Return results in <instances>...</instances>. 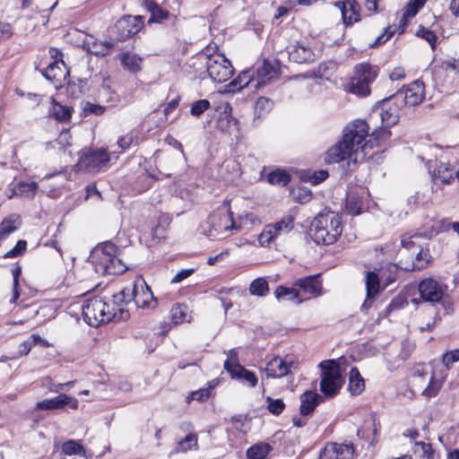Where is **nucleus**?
Wrapping results in <instances>:
<instances>
[{
  "instance_id": "1",
  "label": "nucleus",
  "mask_w": 459,
  "mask_h": 459,
  "mask_svg": "<svg viewBox=\"0 0 459 459\" xmlns=\"http://www.w3.org/2000/svg\"><path fill=\"white\" fill-rule=\"evenodd\" d=\"M391 135L384 126L368 135V126L364 120H356L346 126L342 141L332 146L325 153L327 163L347 161L356 164L366 159L375 144L386 141Z\"/></svg>"
},
{
  "instance_id": "2",
  "label": "nucleus",
  "mask_w": 459,
  "mask_h": 459,
  "mask_svg": "<svg viewBox=\"0 0 459 459\" xmlns=\"http://www.w3.org/2000/svg\"><path fill=\"white\" fill-rule=\"evenodd\" d=\"M126 299V290H122L113 296L110 302L100 298L87 300L82 306V316L85 322L92 326L98 327L102 324L114 321H125L129 317V312L118 302Z\"/></svg>"
},
{
  "instance_id": "3",
  "label": "nucleus",
  "mask_w": 459,
  "mask_h": 459,
  "mask_svg": "<svg viewBox=\"0 0 459 459\" xmlns=\"http://www.w3.org/2000/svg\"><path fill=\"white\" fill-rule=\"evenodd\" d=\"M190 66L196 72L200 71V76L207 74L210 79L214 82H224L233 74L234 69L229 59L221 53L211 52L206 48L191 58Z\"/></svg>"
},
{
  "instance_id": "4",
  "label": "nucleus",
  "mask_w": 459,
  "mask_h": 459,
  "mask_svg": "<svg viewBox=\"0 0 459 459\" xmlns=\"http://www.w3.org/2000/svg\"><path fill=\"white\" fill-rule=\"evenodd\" d=\"M342 232L341 217L328 212L318 214L311 222L308 235L316 244L330 245L334 243Z\"/></svg>"
},
{
  "instance_id": "5",
  "label": "nucleus",
  "mask_w": 459,
  "mask_h": 459,
  "mask_svg": "<svg viewBox=\"0 0 459 459\" xmlns=\"http://www.w3.org/2000/svg\"><path fill=\"white\" fill-rule=\"evenodd\" d=\"M322 369L320 390L326 396L335 395L343 384L339 364L335 360H324L319 364Z\"/></svg>"
},
{
  "instance_id": "6",
  "label": "nucleus",
  "mask_w": 459,
  "mask_h": 459,
  "mask_svg": "<svg viewBox=\"0 0 459 459\" xmlns=\"http://www.w3.org/2000/svg\"><path fill=\"white\" fill-rule=\"evenodd\" d=\"M377 69L369 64H360L355 68L354 75L348 84V91L358 96L369 94V84L376 79Z\"/></svg>"
},
{
  "instance_id": "7",
  "label": "nucleus",
  "mask_w": 459,
  "mask_h": 459,
  "mask_svg": "<svg viewBox=\"0 0 459 459\" xmlns=\"http://www.w3.org/2000/svg\"><path fill=\"white\" fill-rule=\"evenodd\" d=\"M109 160V154L105 149H85L80 152L75 167L79 171L96 173L106 169Z\"/></svg>"
},
{
  "instance_id": "8",
  "label": "nucleus",
  "mask_w": 459,
  "mask_h": 459,
  "mask_svg": "<svg viewBox=\"0 0 459 459\" xmlns=\"http://www.w3.org/2000/svg\"><path fill=\"white\" fill-rule=\"evenodd\" d=\"M294 228V218L291 215L285 216L280 221L267 224L258 235V242L261 247H269L276 239L285 237Z\"/></svg>"
},
{
  "instance_id": "9",
  "label": "nucleus",
  "mask_w": 459,
  "mask_h": 459,
  "mask_svg": "<svg viewBox=\"0 0 459 459\" xmlns=\"http://www.w3.org/2000/svg\"><path fill=\"white\" fill-rule=\"evenodd\" d=\"M211 225V235L220 238H227L232 230L238 229L236 221L233 220L232 212L226 207L219 209L209 217Z\"/></svg>"
},
{
  "instance_id": "10",
  "label": "nucleus",
  "mask_w": 459,
  "mask_h": 459,
  "mask_svg": "<svg viewBox=\"0 0 459 459\" xmlns=\"http://www.w3.org/2000/svg\"><path fill=\"white\" fill-rule=\"evenodd\" d=\"M297 366L298 361L292 355L276 356L267 361L264 372L268 377L280 378L291 374Z\"/></svg>"
},
{
  "instance_id": "11",
  "label": "nucleus",
  "mask_w": 459,
  "mask_h": 459,
  "mask_svg": "<svg viewBox=\"0 0 459 459\" xmlns=\"http://www.w3.org/2000/svg\"><path fill=\"white\" fill-rule=\"evenodd\" d=\"M393 97L403 108L404 106H417L421 103L425 98L424 84L420 81H414L404 90L397 91Z\"/></svg>"
},
{
  "instance_id": "12",
  "label": "nucleus",
  "mask_w": 459,
  "mask_h": 459,
  "mask_svg": "<svg viewBox=\"0 0 459 459\" xmlns=\"http://www.w3.org/2000/svg\"><path fill=\"white\" fill-rule=\"evenodd\" d=\"M411 383L416 391L420 392L422 395L429 398L435 397L442 385L441 382L437 380L434 375L427 377V373L424 369H418L413 373Z\"/></svg>"
},
{
  "instance_id": "13",
  "label": "nucleus",
  "mask_w": 459,
  "mask_h": 459,
  "mask_svg": "<svg viewBox=\"0 0 459 459\" xmlns=\"http://www.w3.org/2000/svg\"><path fill=\"white\" fill-rule=\"evenodd\" d=\"M131 294L138 307L153 308L157 304L150 287L142 277L134 280Z\"/></svg>"
},
{
  "instance_id": "14",
  "label": "nucleus",
  "mask_w": 459,
  "mask_h": 459,
  "mask_svg": "<svg viewBox=\"0 0 459 459\" xmlns=\"http://www.w3.org/2000/svg\"><path fill=\"white\" fill-rule=\"evenodd\" d=\"M419 292L424 301L437 303L442 300L445 287L436 280L428 278L420 282Z\"/></svg>"
},
{
  "instance_id": "15",
  "label": "nucleus",
  "mask_w": 459,
  "mask_h": 459,
  "mask_svg": "<svg viewBox=\"0 0 459 459\" xmlns=\"http://www.w3.org/2000/svg\"><path fill=\"white\" fill-rule=\"evenodd\" d=\"M143 24L142 16L126 15L116 23L117 31L122 39L136 34Z\"/></svg>"
},
{
  "instance_id": "16",
  "label": "nucleus",
  "mask_w": 459,
  "mask_h": 459,
  "mask_svg": "<svg viewBox=\"0 0 459 459\" xmlns=\"http://www.w3.org/2000/svg\"><path fill=\"white\" fill-rule=\"evenodd\" d=\"M402 108V105L397 100H394L393 96L385 100L381 105L379 114L383 125L386 127L395 125L399 120Z\"/></svg>"
},
{
  "instance_id": "17",
  "label": "nucleus",
  "mask_w": 459,
  "mask_h": 459,
  "mask_svg": "<svg viewBox=\"0 0 459 459\" xmlns=\"http://www.w3.org/2000/svg\"><path fill=\"white\" fill-rule=\"evenodd\" d=\"M412 254H415V256L411 262H403L401 260L399 265L391 264L390 269H397V267H400L404 271H420L425 268L430 262L431 255L429 249L420 247L419 250L413 251Z\"/></svg>"
},
{
  "instance_id": "18",
  "label": "nucleus",
  "mask_w": 459,
  "mask_h": 459,
  "mask_svg": "<svg viewBox=\"0 0 459 459\" xmlns=\"http://www.w3.org/2000/svg\"><path fill=\"white\" fill-rule=\"evenodd\" d=\"M288 55L290 60L299 64L314 62L316 57L311 47L303 42L289 46Z\"/></svg>"
},
{
  "instance_id": "19",
  "label": "nucleus",
  "mask_w": 459,
  "mask_h": 459,
  "mask_svg": "<svg viewBox=\"0 0 459 459\" xmlns=\"http://www.w3.org/2000/svg\"><path fill=\"white\" fill-rule=\"evenodd\" d=\"M254 72L255 88L259 89L277 77V69L267 60L257 65Z\"/></svg>"
},
{
  "instance_id": "20",
  "label": "nucleus",
  "mask_w": 459,
  "mask_h": 459,
  "mask_svg": "<svg viewBox=\"0 0 459 459\" xmlns=\"http://www.w3.org/2000/svg\"><path fill=\"white\" fill-rule=\"evenodd\" d=\"M78 401L67 394H59L51 399H46L36 403L37 410H57L65 406H69L72 409L78 408Z\"/></svg>"
},
{
  "instance_id": "21",
  "label": "nucleus",
  "mask_w": 459,
  "mask_h": 459,
  "mask_svg": "<svg viewBox=\"0 0 459 459\" xmlns=\"http://www.w3.org/2000/svg\"><path fill=\"white\" fill-rule=\"evenodd\" d=\"M44 76L48 79L55 88H59L65 82L69 75V70L65 63L58 65L57 63H50L44 71Z\"/></svg>"
},
{
  "instance_id": "22",
  "label": "nucleus",
  "mask_w": 459,
  "mask_h": 459,
  "mask_svg": "<svg viewBox=\"0 0 459 459\" xmlns=\"http://www.w3.org/2000/svg\"><path fill=\"white\" fill-rule=\"evenodd\" d=\"M365 284L367 294L361 308L363 310H368L372 306L374 299L378 295L380 291L378 275L375 272H367L365 276Z\"/></svg>"
},
{
  "instance_id": "23",
  "label": "nucleus",
  "mask_w": 459,
  "mask_h": 459,
  "mask_svg": "<svg viewBox=\"0 0 459 459\" xmlns=\"http://www.w3.org/2000/svg\"><path fill=\"white\" fill-rule=\"evenodd\" d=\"M117 255V247L110 243H104L102 247L95 248L91 256V264L93 269L100 266V264L110 262V258Z\"/></svg>"
},
{
  "instance_id": "24",
  "label": "nucleus",
  "mask_w": 459,
  "mask_h": 459,
  "mask_svg": "<svg viewBox=\"0 0 459 459\" xmlns=\"http://www.w3.org/2000/svg\"><path fill=\"white\" fill-rule=\"evenodd\" d=\"M82 48L92 55L104 56L110 53L113 44L98 40L93 36L88 35L82 40Z\"/></svg>"
},
{
  "instance_id": "25",
  "label": "nucleus",
  "mask_w": 459,
  "mask_h": 459,
  "mask_svg": "<svg viewBox=\"0 0 459 459\" xmlns=\"http://www.w3.org/2000/svg\"><path fill=\"white\" fill-rule=\"evenodd\" d=\"M300 290L309 296H319L322 290V282L319 280V275H311L304 278L298 279L295 283Z\"/></svg>"
},
{
  "instance_id": "26",
  "label": "nucleus",
  "mask_w": 459,
  "mask_h": 459,
  "mask_svg": "<svg viewBox=\"0 0 459 459\" xmlns=\"http://www.w3.org/2000/svg\"><path fill=\"white\" fill-rule=\"evenodd\" d=\"M339 4L345 25L352 24L360 20V6L355 0H346Z\"/></svg>"
},
{
  "instance_id": "27",
  "label": "nucleus",
  "mask_w": 459,
  "mask_h": 459,
  "mask_svg": "<svg viewBox=\"0 0 459 459\" xmlns=\"http://www.w3.org/2000/svg\"><path fill=\"white\" fill-rule=\"evenodd\" d=\"M127 265L117 255L110 258V262L100 264L94 269L98 275L118 274L127 270Z\"/></svg>"
},
{
  "instance_id": "28",
  "label": "nucleus",
  "mask_w": 459,
  "mask_h": 459,
  "mask_svg": "<svg viewBox=\"0 0 459 459\" xmlns=\"http://www.w3.org/2000/svg\"><path fill=\"white\" fill-rule=\"evenodd\" d=\"M229 374L230 375L231 378L236 379L242 385L252 388L255 387L258 382L255 374L253 371L247 369L243 366H235L232 369H230V373Z\"/></svg>"
},
{
  "instance_id": "29",
  "label": "nucleus",
  "mask_w": 459,
  "mask_h": 459,
  "mask_svg": "<svg viewBox=\"0 0 459 459\" xmlns=\"http://www.w3.org/2000/svg\"><path fill=\"white\" fill-rule=\"evenodd\" d=\"M322 400L321 396L315 392L307 391L300 395V413L307 415L314 411Z\"/></svg>"
},
{
  "instance_id": "30",
  "label": "nucleus",
  "mask_w": 459,
  "mask_h": 459,
  "mask_svg": "<svg viewBox=\"0 0 459 459\" xmlns=\"http://www.w3.org/2000/svg\"><path fill=\"white\" fill-rule=\"evenodd\" d=\"M454 169L447 162L440 161L433 171V179L442 184H450L454 180Z\"/></svg>"
},
{
  "instance_id": "31",
  "label": "nucleus",
  "mask_w": 459,
  "mask_h": 459,
  "mask_svg": "<svg viewBox=\"0 0 459 459\" xmlns=\"http://www.w3.org/2000/svg\"><path fill=\"white\" fill-rule=\"evenodd\" d=\"M119 60L124 68L131 73H137L142 69L143 58L135 53H123L119 56Z\"/></svg>"
},
{
  "instance_id": "32",
  "label": "nucleus",
  "mask_w": 459,
  "mask_h": 459,
  "mask_svg": "<svg viewBox=\"0 0 459 459\" xmlns=\"http://www.w3.org/2000/svg\"><path fill=\"white\" fill-rule=\"evenodd\" d=\"M21 225V218L17 214H12L0 223V242L10 234L18 230Z\"/></svg>"
},
{
  "instance_id": "33",
  "label": "nucleus",
  "mask_w": 459,
  "mask_h": 459,
  "mask_svg": "<svg viewBox=\"0 0 459 459\" xmlns=\"http://www.w3.org/2000/svg\"><path fill=\"white\" fill-rule=\"evenodd\" d=\"M49 102L52 107L50 109V116L58 121H68L72 117V108L67 106H63L57 103L53 98H50Z\"/></svg>"
},
{
  "instance_id": "34",
  "label": "nucleus",
  "mask_w": 459,
  "mask_h": 459,
  "mask_svg": "<svg viewBox=\"0 0 459 459\" xmlns=\"http://www.w3.org/2000/svg\"><path fill=\"white\" fill-rule=\"evenodd\" d=\"M349 388L352 394H359L365 388L363 377L357 368H351L349 373Z\"/></svg>"
},
{
  "instance_id": "35",
  "label": "nucleus",
  "mask_w": 459,
  "mask_h": 459,
  "mask_svg": "<svg viewBox=\"0 0 459 459\" xmlns=\"http://www.w3.org/2000/svg\"><path fill=\"white\" fill-rule=\"evenodd\" d=\"M273 447L267 443H257L247 450L248 459H265Z\"/></svg>"
},
{
  "instance_id": "36",
  "label": "nucleus",
  "mask_w": 459,
  "mask_h": 459,
  "mask_svg": "<svg viewBox=\"0 0 459 459\" xmlns=\"http://www.w3.org/2000/svg\"><path fill=\"white\" fill-rule=\"evenodd\" d=\"M255 78H254V72L251 70H247L242 72L238 78L234 79L230 82V86L232 87V90H240L243 87L251 85L255 88Z\"/></svg>"
},
{
  "instance_id": "37",
  "label": "nucleus",
  "mask_w": 459,
  "mask_h": 459,
  "mask_svg": "<svg viewBox=\"0 0 459 459\" xmlns=\"http://www.w3.org/2000/svg\"><path fill=\"white\" fill-rule=\"evenodd\" d=\"M198 437L195 433L187 434L183 439L178 442L175 452L176 453H186L192 449L197 448Z\"/></svg>"
},
{
  "instance_id": "38",
  "label": "nucleus",
  "mask_w": 459,
  "mask_h": 459,
  "mask_svg": "<svg viewBox=\"0 0 459 459\" xmlns=\"http://www.w3.org/2000/svg\"><path fill=\"white\" fill-rule=\"evenodd\" d=\"M413 450L420 459H440L439 454L432 449L430 444L417 442L414 445Z\"/></svg>"
},
{
  "instance_id": "39",
  "label": "nucleus",
  "mask_w": 459,
  "mask_h": 459,
  "mask_svg": "<svg viewBox=\"0 0 459 459\" xmlns=\"http://www.w3.org/2000/svg\"><path fill=\"white\" fill-rule=\"evenodd\" d=\"M148 10L151 12V17L149 22H162L169 18V13L167 10L162 9L154 2L147 3Z\"/></svg>"
},
{
  "instance_id": "40",
  "label": "nucleus",
  "mask_w": 459,
  "mask_h": 459,
  "mask_svg": "<svg viewBox=\"0 0 459 459\" xmlns=\"http://www.w3.org/2000/svg\"><path fill=\"white\" fill-rule=\"evenodd\" d=\"M267 180L272 185L284 186L290 181V176L286 170L278 169L268 174Z\"/></svg>"
},
{
  "instance_id": "41",
  "label": "nucleus",
  "mask_w": 459,
  "mask_h": 459,
  "mask_svg": "<svg viewBox=\"0 0 459 459\" xmlns=\"http://www.w3.org/2000/svg\"><path fill=\"white\" fill-rule=\"evenodd\" d=\"M299 292L294 288H287L284 286H278L275 290V297L278 300L288 299L301 303L302 299H299Z\"/></svg>"
},
{
  "instance_id": "42",
  "label": "nucleus",
  "mask_w": 459,
  "mask_h": 459,
  "mask_svg": "<svg viewBox=\"0 0 459 459\" xmlns=\"http://www.w3.org/2000/svg\"><path fill=\"white\" fill-rule=\"evenodd\" d=\"M251 295L264 297L269 292L268 282L264 278H257L254 280L249 286Z\"/></svg>"
},
{
  "instance_id": "43",
  "label": "nucleus",
  "mask_w": 459,
  "mask_h": 459,
  "mask_svg": "<svg viewBox=\"0 0 459 459\" xmlns=\"http://www.w3.org/2000/svg\"><path fill=\"white\" fill-rule=\"evenodd\" d=\"M17 190L19 196L32 199L38 190V184L34 181H21L17 184Z\"/></svg>"
},
{
  "instance_id": "44",
  "label": "nucleus",
  "mask_w": 459,
  "mask_h": 459,
  "mask_svg": "<svg viewBox=\"0 0 459 459\" xmlns=\"http://www.w3.org/2000/svg\"><path fill=\"white\" fill-rule=\"evenodd\" d=\"M62 452L67 455H85V450L83 446L79 442L73 439L68 440L62 445Z\"/></svg>"
},
{
  "instance_id": "45",
  "label": "nucleus",
  "mask_w": 459,
  "mask_h": 459,
  "mask_svg": "<svg viewBox=\"0 0 459 459\" xmlns=\"http://www.w3.org/2000/svg\"><path fill=\"white\" fill-rule=\"evenodd\" d=\"M427 0H413L410 1L406 6L405 12L403 15L402 22L403 25L406 23V18L413 17L417 14L419 10L424 5Z\"/></svg>"
},
{
  "instance_id": "46",
  "label": "nucleus",
  "mask_w": 459,
  "mask_h": 459,
  "mask_svg": "<svg viewBox=\"0 0 459 459\" xmlns=\"http://www.w3.org/2000/svg\"><path fill=\"white\" fill-rule=\"evenodd\" d=\"M187 307L185 305L177 304L171 309V318L174 324L186 321Z\"/></svg>"
},
{
  "instance_id": "47",
  "label": "nucleus",
  "mask_w": 459,
  "mask_h": 459,
  "mask_svg": "<svg viewBox=\"0 0 459 459\" xmlns=\"http://www.w3.org/2000/svg\"><path fill=\"white\" fill-rule=\"evenodd\" d=\"M210 108V102L207 100H195L191 104L190 113L194 117L201 116Z\"/></svg>"
},
{
  "instance_id": "48",
  "label": "nucleus",
  "mask_w": 459,
  "mask_h": 459,
  "mask_svg": "<svg viewBox=\"0 0 459 459\" xmlns=\"http://www.w3.org/2000/svg\"><path fill=\"white\" fill-rule=\"evenodd\" d=\"M228 358L224 361V369L230 373V369H232L235 366H241L238 363V351L235 349H232L228 351Z\"/></svg>"
},
{
  "instance_id": "49",
  "label": "nucleus",
  "mask_w": 459,
  "mask_h": 459,
  "mask_svg": "<svg viewBox=\"0 0 459 459\" xmlns=\"http://www.w3.org/2000/svg\"><path fill=\"white\" fill-rule=\"evenodd\" d=\"M457 361H459L458 349L449 351L444 353L442 356V363L447 369H449L452 367V365Z\"/></svg>"
},
{
  "instance_id": "50",
  "label": "nucleus",
  "mask_w": 459,
  "mask_h": 459,
  "mask_svg": "<svg viewBox=\"0 0 459 459\" xmlns=\"http://www.w3.org/2000/svg\"><path fill=\"white\" fill-rule=\"evenodd\" d=\"M267 407L270 412L274 415H279L283 411L285 404L281 399H273L271 397L266 398Z\"/></svg>"
},
{
  "instance_id": "51",
  "label": "nucleus",
  "mask_w": 459,
  "mask_h": 459,
  "mask_svg": "<svg viewBox=\"0 0 459 459\" xmlns=\"http://www.w3.org/2000/svg\"><path fill=\"white\" fill-rule=\"evenodd\" d=\"M417 35L419 37L424 39L427 42H429V45L431 46L432 49L435 48L437 36L432 30H429L426 28H421L418 30Z\"/></svg>"
},
{
  "instance_id": "52",
  "label": "nucleus",
  "mask_w": 459,
  "mask_h": 459,
  "mask_svg": "<svg viewBox=\"0 0 459 459\" xmlns=\"http://www.w3.org/2000/svg\"><path fill=\"white\" fill-rule=\"evenodd\" d=\"M273 107V102L264 97L259 98L255 103V110L260 115L268 112Z\"/></svg>"
},
{
  "instance_id": "53",
  "label": "nucleus",
  "mask_w": 459,
  "mask_h": 459,
  "mask_svg": "<svg viewBox=\"0 0 459 459\" xmlns=\"http://www.w3.org/2000/svg\"><path fill=\"white\" fill-rule=\"evenodd\" d=\"M395 32L392 27H387L385 31L379 35L376 40L370 44V47L374 48L386 42Z\"/></svg>"
},
{
  "instance_id": "54",
  "label": "nucleus",
  "mask_w": 459,
  "mask_h": 459,
  "mask_svg": "<svg viewBox=\"0 0 459 459\" xmlns=\"http://www.w3.org/2000/svg\"><path fill=\"white\" fill-rule=\"evenodd\" d=\"M27 243L24 240H19L16 246L8 251L5 255L6 257H15L23 254L26 250Z\"/></svg>"
},
{
  "instance_id": "55",
  "label": "nucleus",
  "mask_w": 459,
  "mask_h": 459,
  "mask_svg": "<svg viewBox=\"0 0 459 459\" xmlns=\"http://www.w3.org/2000/svg\"><path fill=\"white\" fill-rule=\"evenodd\" d=\"M195 273V269L188 268V269H182L178 273H176V275L171 279L170 282L172 284H177L181 281H183L185 279L188 278Z\"/></svg>"
},
{
  "instance_id": "56",
  "label": "nucleus",
  "mask_w": 459,
  "mask_h": 459,
  "mask_svg": "<svg viewBox=\"0 0 459 459\" xmlns=\"http://www.w3.org/2000/svg\"><path fill=\"white\" fill-rule=\"evenodd\" d=\"M211 396L209 388H201L191 394V399L198 402H204Z\"/></svg>"
},
{
  "instance_id": "57",
  "label": "nucleus",
  "mask_w": 459,
  "mask_h": 459,
  "mask_svg": "<svg viewBox=\"0 0 459 459\" xmlns=\"http://www.w3.org/2000/svg\"><path fill=\"white\" fill-rule=\"evenodd\" d=\"M83 110L86 113H91V114H94V115L100 116V115H102L104 113L105 107L98 105V104H93V103L88 102V103L85 104V106L83 108Z\"/></svg>"
},
{
  "instance_id": "58",
  "label": "nucleus",
  "mask_w": 459,
  "mask_h": 459,
  "mask_svg": "<svg viewBox=\"0 0 459 459\" xmlns=\"http://www.w3.org/2000/svg\"><path fill=\"white\" fill-rule=\"evenodd\" d=\"M240 221L243 225H247V224L255 225V224H259L261 222L258 216L253 212H248V213L245 214L244 216H241Z\"/></svg>"
},
{
  "instance_id": "59",
  "label": "nucleus",
  "mask_w": 459,
  "mask_h": 459,
  "mask_svg": "<svg viewBox=\"0 0 459 459\" xmlns=\"http://www.w3.org/2000/svg\"><path fill=\"white\" fill-rule=\"evenodd\" d=\"M13 35L12 27L9 23L0 22V41L9 39Z\"/></svg>"
},
{
  "instance_id": "60",
  "label": "nucleus",
  "mask_w": 459,
  "mask_h": 459,
  "mask_svg": "<svg viewBox=\"0 0 459 459\" xmlns=\"http://www.w3.org/2000/svg\"><path fill=\"white\" fill-rule=\"evenodd\" d=\"M32 346L33 344L30 340H27L20 343L18 346L17 356L27 355L30 351Z\"/></svg>"
},
{
  "instance_id": "61",
  "label": "nucleus",
  "mask_w": 459,
  "mask_h": 459,
  "mask_svg": "<svg viewBox=\"0 0 459 459\" xmlns=\"http://www.w3.org/2000/svg\"><path fill=\"white\" fill-rule=\"evenodd\" d=\"M405 75H406V74L403 67H395L389 74V78L391 81H400V80H403L405 78Z\"/></svg>"
},
{
  "instance_id": "62",
  "label": "nucleus",
  "mask_w": 459,
  "mask_h": 459,
  "mask_svg": "<svg viewBox=\"0 0 459 459\" xmlns=\"http://www.w3.org/2000/svg\"><path fill=\"white\" fill-rule=\"evenodd\" d=\"M401 245H402L403 248H404L405 250H408V251L411 250V249H415L414 251H416L417 249L420 248L419 247L416 246V244L411 237H403L401 239Z\"/></svg>"
},
{
  "instance_id": "63",
  "label": "nucleus",
  "mask_w": 459,
  "mask_h": 459,
  "mask_svg": "<svg viewBox=\"0 0 459 459\" xmlns=\"http://www.w3.org/2000/svg\"><path fill=\"white\" fill-rule=\"evenodd\" d=\"M346 209L351 215H357L359 213V205L357 200L348 199Z\"/></svg>"
},
{
  "instance_id": "64",
  "label": "nucleus",
  "mask_w": 459,
  "mask_h": 459,
  "mask_svg": "<svg viewBox=\"0 0 459 459\" xmlns=\"http://www.w3.org/2000/svg\"><path fill=\"white\" fill-rule=\"evenodd\" d=\"M133 143L132 135L126 134L117 140V146L122 150L127 149Z\"/></svg>"
}]
</instances>
